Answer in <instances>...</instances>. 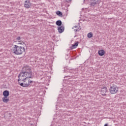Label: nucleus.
<instances>
[{
  "mask_svg": "<svg viewBox=\"0 0 126 126\" xmlns=\"http://www.w3.org/2000/svg\"><path fill=\"white\" fill-rule=\"evenodd\" d=\"M18 78L19 83H20V81L23 82L20 84L21 86L22 87H31L33 85V82H34L32 80H30V78H32L31 68L29 66L24 67L19 74Z\"/></svg>",
  "mask_w": 126,
  "mask_h": 126,
  "instance_id": "1",
  "label": "nucleus"
},
{
  "mask_svg": "<svg viewBox=\"0 0 126 126\" xmlns=\"http://www.w3.org/2000/svg\"><path fill=\"white\" fill-rule=\"evenodd\" d=\"M13 52L15 55H22V54L25 52V48L21 46L15 45L14 47H13Z\"/></svg>",
  "mask_w": 126,
  "mask_h": 126,
  "instance_id": "2",
  "label": "nucleus"
},
{
  "mask_svg": "<svg viewBox=\"0 0 126 126\" xmlns=\"http://www.w3.org/2000/svg\"><path fill=\"white\" fill-rule=\"evenodd\" d=\"M109 91L111 94H116L119 91V88L115 85L110 86Z\"/></svg>",
  "mask_w": 126,
  "mask_h": 126,
  "instance_id": "3",
  "label": "nucleus"
},
{
  "mask_svg": "<svg viewBox=\"0 0 126 126\" xmlns=\"http://www.w3.org/2000/svg\"><path fill=\"white\" fill-rule=\"evenodd\" d=\"M106 92H107V87H102L101 89V93L102 96H106Z\"/></svg>",
  "mask_w": 126,
  "mask_h": 126,
  "instance_id": "4",
  "label": "nucleus"
},
{
  "mask_svg": "<svg viewBox=\"0 0 126 126\" xmlns=\"http://www.w3.org/2000/svg\"><path fill=\"white\" fill-rule=\"evenodd\" d=\"M91 6H94L99 2V0H90Z\"/></svg>",
  "mask_w": 126,
  "mask_h": 126,
  "instance_id": "5",
  "label": "nucleus"
},
{
  "mask_svg": "<svg viewBox=\"0 0 126 126\" xmlns=\"http://www.w3.org/2000/svg\"><path fill=\"white\" fill-rule=\"evenodd\" d=\"M59 33H63V31H64V26H61L58 28V29Z\"/></svg>",
  "mask_w": 126,
  "mask_h": 126,
  "instance_id": "6",
  "label": "nucleus"
},
{
  "mask_svg": "<svg viewBox=\"0 0 126 126\" xmlns=\"http://www.w3.org/2000/svg\"><path fill=\"white\" fill-rule=\"evenodd\" d=\"M77 46H78V42L77 41L76 43H75L74 44L72 45V46H70V49L73 50V49H75L77 47Z\"/></svg>",
  "mask_w": 126,
  "mask_h": 126,
  "instance_id": "7",
  "label": "nucleus"
},
{
  "mask_svg": "<svg viewBox=\"0 0 126 126\" xmlns=\"http://www.w3.org/2000/svg\"><path fill=\"white\" fill-rule=\"evenodd\" d=\"M24 6L26 8H29L30 7V2L28 0H26Z\"/></svg>",
  "mask_w": 126,
  "mask_h": 126,
  "instance_id": "8",
  "label": "nucleus"
},
{
  "mask_svg": "<svg viewBox=\"0 0 126 126\" xmlns=\"http://www.w3.org/2000/svg\"><path fill=\"white\" fill-rule=\"evenodd\" d=\"M98 54L99 56L102 57V56H104V55H105V51H104V50L102 49L99 50L98 51Z\"/></svg>",
  "mask_w": 126,
  "mask_h": 126,
  "instance_id": "9",
  "label": "nucleus"
},
{
  "mask_svg": "<svg viewBox=\"0 0 126 126\" xmlns=\"http://www.w3.org/2000/svg\"><path fill=\"white\" fill-rule=\"evenodd\" d=\"M3 95L4 97H7L8 96H9V92L8 91H4L3 92Z\"/></svg>",
  "mask_w": 126,
  "mask_h": 126,
  "instance_id": "10",
  "label": "nucleus"
},
{
  "mask_svg": "<svg viewBox=\"0 0 126 126\" xmlns=\"http://www.w3.org/2000/svg\"><path fill=\"white\" fill-rule=\"evenodd\" d=\"M2 101L4 103H7L9 101V98H8L7 96H4L2 98Z\"/></svg>",
  "mask_w": 126,
  "mask_h": 126,
  "instance_id": "11",
  "label": "nucleus"
},
{
  "mask_svg": "<svg viewBox=\"0 0 126 126\" xmlns=\"http://www.w3.org/2000/svg\"><path fill=\"white\" fill-rule=\"evenodd\" d=\"M87 36H88V38H92L93 37V33L91 32H89L88 35H87Z\"/></svg>",
  "mask_w": 126,
  "mask_h": 126,
  "instance_id": "12",
  "label": "nucleus"
},
{
  "mask_svg": "<svg viewBox=\"0 0 126 126\" xmlns=\"http://www.w3.org/2000/svg\"><path fill=\"white\" fill-rule=\"evenodd\" d=\"M56 25H58V26H61L62 25V21L58 20L56 22Z\"/></svg>",
  "mask_w": 126,
  "mask_h": 126,
  "instance_id": "13",
  "label": "nucleus"
},
{
  "mask_svg": "<svg viewBox=\"0 0 126 126\" xmlns=\"http://www.w3.org/2000/svg\"><path fill=\"white\" fill-rule=\"evenodd\" d=\"M56 14H57V15H59V16H61V15H63V14L62 13V12L60 11H58L56 12Z\"/></svg>",
  "mask_w": 126,
  "mask_h": 126,
  "instance_id": "14",
  "label": "nucleus"
},
{
  "mask_svg": "<svg viewBox=\"0 0 126 126\" xmlns=\"http://www.w3.org/2000/svg\"><path fill=\"white\" fill-rule=\"evenodd\" d=\"M21 39V38L20 37V36H18L16 40H19Z\"/></svg>",
  "mask_w": 126,
  "mask_h": 126,
  "instance_id": "15",
  "label": "nucleus"
},
{
  "mask_svg": "<svg viewBox=\"0 0 126 126\" xmlns=\"http://www.w3.org/2000/svg\"><path fill=\"white\" fill-rule=\"evenodd\" d=\"M104 126H108V124H105V125H104Z\"/></svg>",
  "mask_w": 126,
  "mask_h": 126,
  "instance_id": "16",
  "label": "nucleus"
},
{
  "mask_svg": "<svg viewBox=\"0 0 126 126\" xmlns=\"http://www.w3.org/2000/svg\"><path fill=\"white\" fill-rule=\"evenodd\" d=\"M71 0H67L66 1H70Z\"/></svg>",
  "mask_w": 126,
  "mask_h": 126,
  "instance_id": "17",
  "label": "nucleus"
},
{
  "mask_svg": "<svg viewBox=\"0 0 126 126\" xmlns=\"http://www.w3.org/2000/svg\"><path fill=\"white\" fill-rule=\"evenodd\" d=\"M84 1H85V0H84Z\"/></svg>",
  "mask_w": 126,
  "mask_h": 126,
  "instance_id": "18",
  "label": "nucleus"
}]
</instances>
